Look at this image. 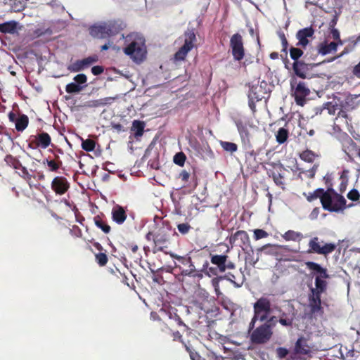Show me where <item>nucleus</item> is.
Instances as JSON below:
<instances>
[{
  "label": "nucleus",
  "mask_w": 360,
  "mask_h": 360,
  "mask_svg": "<svg viewBox=\"0 0 360 360\" xmlns=\"http://www.w3.org/2000/svg\"><path fill=\"white\" fill-rule=\"evenodd\" d=\"M124 39L126 46L124 53L129 56L134 61L141 63L146 57V46L145 38L141 34L132 32L127 36L122 35Z\"/></svg>",
  "instance_id": "1"
},
{
  "label": "nucleus",
  "mask_w": 360,
  "mask_h": 360,
  "mask_svg": "<svg viewBox=\"0 0 360 360\" xmlns=\"http://www.w3.org/2000/svg\"><path fill=\"white\" fill-rule=\"evenodd\" d=\"M316 198L320 199L323 208L330 212H343L352 206V204L347 205L345 197L335 191L328 193L323 188H316Z\"/></svg>",
  "instance_id": "2"
},
{
  "label": "nucleus",
  "mask_w": 360,
  "mask_h": 360,
  "mask_svg": "<svg viewBox=\"0 0 360 360\" xmlns=\"http://www.w3.org/2000/svg\"><path fill=\"white\" fill-rule=\"evenodd\" d=\"M126 27L124 22L120 19L110 20L100 25L92 26L90 34L94 37L105 39L119 34Z\"/></svg>",
  "instance_id": "3"
},
{
  "label": "nucleus",
  "mask_w": 360,
  "mask_h": 360,
  "mask_svg": "<svg viewBox=\"0 0 360 360\" xmlns=\"http://www.w3.org/2000/svg\"><path fill=\"white\" fill-rule=\"evenodd\" d=\"M271 304L270 300L266 298L262 297L259 298L253 304V316L249 323L248 332L250 333L251 330H253L256 322L257 321L260 322H266L268 317L271 312Z\"/></svg>",
  "instance_id": "4"
},
{
  "label": "nucleus",
  "mask_w": 360,
  "mask_h": 360,
  "mask_svg": "<svg viewBox=\"0 0 360 360\" xmlns=\"http://www.w3.org/2000/svg\"><path fill=\"white\" fill-rule=\"evenodd\" d=\"M334 276L330 274L326 268L322 267L320 264L316 265V303L320 302V295L326 292L330 280ZM319 306L316 304V311Z\"/></svg>",
  "instance_id": "5"
},
{
  "label": "nucleus",
  "mask_w": 360,
  "mask_h": 360,
  "mask_svg": "<svg viewBox=\"0 0 360 360\" xmlns=\"http://www.w3.org/2000/svg\"><path fill=\"white\" fill-rule=\"evenodd\" d=\"M197 41L195 34L193 30H188L184 34V44L174 55L175 62L184 60L188 53L195 47Z\"/></svg>",
  "instance_id": "6"
},
{
  "label": "nucleus",
  "mask_w": 360,
  "mask_h": 360,
  "mask_svg": "<svg viewBox=\"0 0 360 360\" xmlns=\"http://www.w3.org/2000/svg\"><path fill=\"white\" fill-rule=\"evenodd\" d=\"M251 331L252 333L250 335V341L252 343L257 345L266 343L273 335V330H271V326L264 323L258 327H255Z\"/></svg>",
  "instance_id": "7"
},
{
  "label": "nucleus",
  "mask_w": 360,
  "mask_h": 360,
  "mask_svg": "<svg viewBox=\"0 0 360 360\" xmlns=\"http://www.w3.org/2000/svg\"><path fill=\"white\" fill-rule=\"evenodd\" d=\"M271 168L267 169V174L269 177H271L274 183L283 190L285 189V173L286 172L285 168L281 163L276 164L274 162L268 163Z\"/></svg>",
  "instance_id": "8"
},
{
  "label": "nucleus",
  "mask_w": 360,
  "mask_h": 360,
  "mask_svg": "<svg viewBox=\"0 0 360 360\" xmlns=\"http://www.w3.org/2000/svg\"><path fill=\"white\" fill-rule=\"evenodd\" d=\"M230 48L235 60L240 61L245 56L243 37L239 33L233 34L230 39Z\"/></svg>",
  "instance_id": "9"
},
{
  "label": "nucleus",
  "mask_w": 360,
  "mask_h": 360,
  "mask_svg": "<svg viewBox=\"0 0 360 360\" xmlns=\"http://www.w3.org/2000/svg\"><path fill=\"white\" fill-rule=\"evenodd\" d=\"M190 307L198 314L209 313L211 310L210 303L208 300V293L201 292L190 302Z\"/></svg>",
  "instance_id": "10"
},
{
  "label": "nucleus",
  "mask_w": 360,
  "mask_h": 360,
  "mask_svg": "<svg viewBox=\"0 0 360 360\" xmlns=\"http://www.w3.org/2000/svg\"><path fill=\"white\" fill-rule=\"evenodd\" d=\"M51 143V138L46 132H41L37 135H32L29 138L28 146L32 149L41 148H47Z\"/></svg>",
  "instance_id": "11"
},
{
  "label": "nucleus",
  "mask_w": 360,
  "mask_h": 360,
  "mask_svg": "<svg viewBox=\"0 0 360 360\" xmlns=\"http://www.w3.org/2000/svg\"><path fill=\"white\" fill-rule=\"evenodd\" d=\"M98 60V57L96 55L88 56L82 60H77L72 63L68 67V70L71 72H77L89 68L94 63Z\"/></svg>",
  "instance_id": "12"
},
{
  "label": "nucleus",
  "mask_w": 360,
  "mask_h": 360,
  "mask_svg": "<svg viewBox=\"0 0 360 360\" xmlns=\"http://www.w3.org/2000/svg\"><path fill=\"white\" fill-rule=\"evenodd\" d=\"M169 240V233L164 229H159L158 232L155 233V246L153 250V253L158 252H165V249L168 248Z\"/></svg>",
  "instance_id": "13"
},
{
  "label": "nucleus",
  "mask_w": 360,
  "mask_h": 360,
  "mask_svg": "<svg viewBox=\"0 0 360 360\" xmlns=\"http://www.w3.org/2000/svg\"><path fill=\"white\" fill-rule=\"evenodd\" d=\"M51 187L56 195H63L69 190L70 183L65 176H56L53 179Z\"/></svg>",
  "instance_id": "14"
},
{
  "label": "nucleus",
  "mask_w": 360,
  "mask_h": 360,
  "mask_svg": "<svg viewBox=\"0 0 360 360\" xmlns=\"http://www.w3.org/2000/svg\"><path fill=\"white\" fill-rule=\"evenodd\" d=\"M211 262L216 265L219 271L224 272L226 269H233L235 264L229 260V257L226 255H214L211 257Z\"/></svg>",
  "instance_id": "15"
},
{
  "label": "nucleus",
  "mask_w": 360,
  "mask_h": 360,
  "mask_svg": "<svg viewBox=\"0 0 360 360\" xmlns=\"http://www.w3.org/2000/svg\"><path fill=\"white\" fill-rule=\"evenodd\" d=\"M262 91V86L258 85L250 86L248 94V105L253 112H256V102L262 101L264 98Z\"/></svg>",
  "instance_id": "16"
},
{
  "label": "nucleus",
  "mask_w": 360,
  "mask_h": 360,
  "mask_svg": "<svg viewBox=\"0 0 360 360\" xmlns=\"http://www.w3.org/2000/svg\"><path fill=\"white\" fill-rule=\"evenodd\" d=\"M314 67V64L306 63L303 61L294 62L292 64L295 74L302 79L311 77L313 76V74L310 73L309 70H312Z\"/></svg>",
  "instance_id": "17"
},
{
  "label": "nucleus",
  "mask_w": 360,
  "mask_h": 360,
  "mask_svg": "<svg viewBox=\"0 0 360 360\" xmlns=\"http://www.w3.org/2000/svg\"><path fill=\"white\" fill-rule=\"evenodd\" d=\"M9 121L15 123V129L18 131H23L28 126L29 118L25 114L17 115L13 111H11L8 115Z\"/></svg>",
  "instance_id": "18"
},
{
  "label": "nucleus",
  "mask_w": 360,
  "mask_h": 360,
  "mask_svg": "<svg viewBox=\"0 0 360 360\" xmlns=\"http://www.w3.org/2000/svg\"><path fill=\"white\" fill-rule=\"evenodd\" d=\"M309 89L305 86L304 82H299L295 89L293 96L298 105L303 106L306 101V97L309 94Z\"/></svg>",
  "instance_id": "19"
},
{
  "label": "nucleus",
  "mask_w": 360,
  "mask_h": 360,
  "mask_svg": "<svg viewBox=\"0 0 360 360\" xmlns=\"http://www.w3.org/2000/svg\"><path fill=\"white\" fill-rule=\"evenodd\" d=\"M186 350L189 353L191 360H224L221 356H217L214 352L207 353L205 357H201L189 344H184Z\"/></svg>",
  "instance_id": "20"
},
{
  "label": "nucleus",
  "mask_w": 360,
  "mask_h": 360,
  "mask_svg": "<svg viewBox=\"0 0 360 360\" xmlns=\"http://www.w3.org/2000/svg\"><path fill=\"white\" fill-rule=\"evenodd\" d=\"M314 33V30L311 26L300 30L296 34V37L298 39L297 45L305 48L309 42V39H312Z\"/></svg>",
  "instance_id": "21"
},
{
  "label": "nucleus",
  "mask_w": 360,
  "mask_h": 360,
  "mask_svg": "<svg viewBox=\"0 0 360 360\" xmlns=\"http://www.w3.org/2000/svg\"><path fill=\"white\" fill-rule=\"evenodd\" d=\"M237 240H240L239 245L243 248L250 245V237L245 231H238L229 238V243L231 245H233Z\"/></svg>",
  "instance_id": "22"
},
{
  "label": "nucleus",
  "mask_w": 360,
  "mask_h": 360,
  "mask_svg": "<svg viewBox=\"0 0 360 360\" xmlns=\"http://www.w3.org/2000/svg\"><path fill=\"white\" fill-rule=\"evenodd\" d=\"M317 304L319 306V309L318 311H316V315H319L326 319L333 314V304L330 299L326 298L325 300H321L320 297V302H318Z\"/></svg>",
  "instance_id": "23"
},
{
  "label": "nucleus",
  "mask_w": 360,
  "mask_h": 360,
  "mask_svg": "<svg viewBox=\"0 0 360 360\" xmlns=\"http://www.w3.org/2000/svg\"><path fill=\"white\" fill-rule=\"evenodd\" d=\"M111 214L112 221L119 225L122 224L127 217L125 208L120 205L112 207Z\"/></svg>",
  "instance_id": "24"
},
{
  "label": "nucleus",
  "mask_w": 360,
  "mask_h": 360,
  "mask_svg": "<svg viewBox=\"0 0 360 360\" xmlns=\"http://www.w3.org/2000/svg\"><path fill=\"white\" fill-rule=\"evenodd\" d=\"M94 247L98 250V253H95V261L100 266H104L108 262L107 251L104 250L103 246L98 243L95 242L93 244Z\"/></svg>",
  "instance_id": "25"
},
{
  "label": "nucleus",
  "mask_w": 360,
  "mask_h": 360,
  "mask_svg": "<svg viewBox=\"0 0 360 360\" xmlns=\"http://www.w3.org/2000/svg\"><path fill=\"white\" fill-rule=\"evenodd\" d=\"M337 246L336 244L332 243L316 242V254L327 256L335 251L337 249Z\"/></svg>",
  "instance_id": "26"
},
{
  "label": "nucleus",
  "mask_w": 360,
  "mask_h": 360,
  "mask_svg": "<svg viewBox=\"0 0 360 360\" xmlns=\"http://www.w3.org/2000/svg\"><path fill=\"white\" fill-rule=\"evenodd\" d=\"M95 225L100 229L104 233L108 234L111 231V227L108 223L105 216L101 213L94 217Z\"/></svg>",
  "instance_id": "27"
},
{
  "label": "nucleus",
  "mask_w": 360,
  "mask_h": 360,
  "mask_svg": "<svg viewBox=\"0 0 360 360\" xmlns=\"http://www.w3.org/2000/svg\"><path fill=\"white\" fill-rule=\"evenodd\" d=\"M27 0H2L3 4L9 8L11 11L20 12L26 7Z\"/></svg>",
  "instance_id": "28"
},
{
  "label": "nucleus",
  "mask_w": 360,
  "mask_h": 360,
  "mask_svg": "<svg viewBox=\"0 0 360 360\" xmlns=\"http://www.w3.org/2000/svg\"><path fill=\"white\" fill-rule=\"evenodd\" d=\"M295 352L297 354L307 355L310 352V347L307 343V340L300 338L295 345Z\"/></svg>",
  "instance_id": "29"
},
{
  "label": "nucleus",
  "mask_w": 360,
  "mask_h": 360,
  "mask_svg": "<svg viewBox=\"0 0 360 360\" xmlns=\"http://www.w3.org/2000/svg\"><path fill=\"white\" fill-rule=\"evenodd\" d=\"M18 22L11 20L0 24V32L13 34L17 32Z\"/></svg>",
  "instance_id": "30"
},
{
  "label": "nucleus",
  "mask_w": 360,
  "mask_h": 360,
  "mask_svg": "<svg viewBox=\"0 0 360 360\" xmlns=\"http://www.w3.org/2000/svg\"><path fill=\"white\" fill-rule=\"evenodd\" d=\"M150 316L154 321H157L155 327L158 331L166 334L172 332V329L168 326V325L166 323L162 321V319L157 314V313L151 312Z\"/></svg>",
  "instance_id": "31"
},
{
  "label": "nucleus",
  "mask_w": 360,
  "mask_h": 360,
  "mask_svg": "<svg viewBox=\"0 0 360 360\" xmlns=\"http://www.w3.org/2000/svg\"><path fill=\"white\" fill-rule=\"evenodd\" d=\"M338 46V43L336 41H332L329 44L325 41L319 45V53L322 55H326L335 52L337 51Z\"/></svg>",
  "instance_id": "32"
},
{
  "label": "nucleus",
  "mask_w": 360,
  "mask_h": 360,
  "mask_svg": "<svg viewBox=\"0 0 360 360\" xmlns=\"http://www.w3.org/2000/svg\"><path fill=\"white\" fill-rule=\"evenodd\" d=\"M191 177V174L188 172H187L185 169H183L181 171L179 175V178L181 179V180L184 182V187H186L187 186H192L193 189H195L198 186V181L195 174H194L192 177V181L190 183V184L186 185V183L188 181L189 178Z\"/></svg>",
  "instance_id": "33"
},
{
  "label": "nucleus",
  "mask_w": 360,
  "mask_h": 360,
  "mask_svg": "<svg viewBox=\"0 0 360 360\" xmlns=\"http://www.w3.org/2000/svg\"><path fill=\"white\" fill-rule=\"evenodd\" d=\"M238 130L242 143L249 144L250 143V134L247 126L243 124L238 125Z\"/></svg>",
  "instance_id": "34"
},
{
  "label": "nucleus",
  "mask_w": 360,
  "mask_h": 360,
  "mask_svg": "<svg viewBox=\"0 0 360 360\" xmlns=\"http://www.w3.org/2000/svg\"><path fill=\"white\" fill-rule=\"evenodd\" d=\"M43 164L47 165L49 171L56 172L58 169L62 166V161L60 160L59 157L56 155V160L46 159L44 160Z\"/></svg>",
  "instance_id": "35"
},
{
  "label": "nucleus",
  "mask_w": 360,
  "mask_h": 360,
  "mask_svg": "<svg viewBox=\"0 0 360 360\" xmlns=\"http://www.w3.org/2000/svg\"><path fill=\"white\" fill-rule=\"evenodd\" d=\"M115 99V98H114V97H105V98L91 101L90 102V104L89 105V106L92 107V108H98V107L105 106L106 105L111 104L114 101Z\"/></svg>",
  "instance_id": "36"
},
{
  "label": "nucleus",
  "mask_w": 360,
  "mask_h": 360,
  "mask_svg": "<svg viewBox=\"0 0 360 360\" xmlns=\"http://www.w3.org/2000/svg\"><path fill=\"white\" fill-rule=\"evenodd\" d=\"M145 123L140 120H134L131 130L134 131L136 137L141 136L144 131Z\"/></svg>",
  "instance_id": "37"
},
{
  "label": "nucleus",
  "mask_w": 360,
  "mask_h": 360,
  "mask_svg": "<svg viewBox=\"0 0 360 360\" xmlns=\"http://www.w3.org/2000/svg\"><path fill=\"white\" fill-rule=\"evenodd\" d=\"M181 274L182 276H188L198 278H202V274L201 273V271L196 270L195 269V266L193 264H189L188 269L182 270Z\"/></svg>",
  "instance_id": "38"
},
{
  "label": "nucleus",
  "mask_w": 360,
  "mask_h": 360,
  "mask_svg": "<svg viewBox=\"0 0 360 360\" xmlns=\"http://www.w3.org/2000/svg\"><path fill=\"white\" fill-rule=\"evenodd\" d=\"M289 136V131L287 129L281 127L276 134V140L279 144L285 143Z\"/></svg>",
  "instance_id": "39"
},
{
  "label": "nucleus",
  "mask_w": 360,
  "mask_h": 360,
  "mask_svg": "<svg viewBox=\"0 0 360 360\" xmlns=\"http://www.w3.org/2000/svg\"><path fill=\"white\" fill-rule=\"evenodd\" d=\"M219 144L224 151L230 154H233L238 150V146L235 143L220 141Z\"/></svg>",
  "instance_id": "40"
},
{
  "label": "nucleus",
  "mask_w": 360,
  "mask_h": 360,
  "mask_svg": "<svg viewBox=\"0 0 360 360\" xmlns=\"http://www.w3.org/2000/svg\"><path fill=\"white\" fill-rule=\"evenodd\" d=\"M299 156L302 160L309 163H313L315 160V153L308 149L300 153Z\"/></svg>",
  "instance_id": "41"
},
{
  "label": "nucleus",
  "mask_w": 360,
  "mask_h": 360,
  "mask_svg": "<svg viewBox=\"0 0 360 360\" xmlns=\"http://www.w3.org/2000/svg\"><path fill=\"white\" fill-rule=\"evenodd\" d=\"M348 173L349 171L347 169H344L340 174L341 183L340 184L339 186V191L341 193H344L346 191L349 181L347 176Z\"/></svg>",
  "instance_id": "42"
},
{
  "label": "nucleus",
  "mask_w": 360,
  "mask_h": 360,
  "mask_svg": "<svg viewBox=\"0 0 360 360\" xmlns=\"http://www.w3.org/2000/svg\"><path fill=\"white\" fill-rule=\"evenodd\" d=\"M4 161L6 165L17 169L18 167H21V162L19 160H18L15 157L11 155H6L4 158Z\"/></svg>",
  "instance_id": "43"
},
{
  "label": "nucleus",
  "mask_w": 360,
  "mask_h": 360,
  "mask_svg": "<svg viewBox=\"0 0 360 360\" xmlns=\"http://www.w3.org/2000/svg\"><path fill=\"white\" fill-rule=\"evenodd\" d=\"M339 109L337 103L327 102L323 104V108L320 109V112L326 110L329 115H335V112Z\"/></svg>",
  "instance_id": "44"
},
{
  "label": "nucleus",
  "mask_w": 360,
  "mask_h": 360,
  "mask_svg": "<svg viewBox=\"0 0 360 360\" xmlns=\"http://www.w3.org/2000/svg\"><path fill=\"white\" fill-rule=\"evenodd\" d=\"M96 147V142L93 139H82V148L86 152H91L94 150Z\"/></svg>",
  "instance_id": "45"
},
{
  "label": "nucleus",
  "mask_w": 360,
  "mask_h": 360,
  "mask_svg": "<svg viewBox=\"0 0 360 360\" xmlns=\"http://www.w3.org/2000/svg\"><path fill=\"white\" fill-rule=\"evenodd\" d=\"M323 180L324 181L325 185L326 186V190H324V192H333L335 190L333 189V184L332 183L333 177L330 174H326L323 178Z\"/></svg>",
  "instance_id": "46"
},
{
  "label": "nucleus",
  "mask_w": 360,
  "mask_h": 360,
  "mask_svg": "<svg viewBox=\"0 0 360 360\" xmlns=\"http://www.w3.org/2000/svg\"><path fill=\"white\" fill-rule=\"evenodd\" d=\"M303 51L299 48L291 47L290 49V58L294 62H300L298 59L302 56Z\"/></svg>",
  "instance_id": "47"
},
{
  "label": "nucleus",
  "mask_w": 360,
  "mask_h": 360,
  "mask_svg": "<svg viewBox=\"0 0 360 360\" xmlns=\"http://www.w3.org/2000/svg\"><path fill=\"white\" fill-rule=\"evenodd\" d=\"M83 87L75 82L69 83L65 86L66 92L69 94L78 93L82 90Z\"/></svg>",
  "instance_id": "48"
},
{
  "label": "nucleus",
  "mask_w": 360,
  "mask_h": 360,
  "mask_svg": "<svg viewBox=\"0 0 360 360\" xmlns=\"http://www.w3.org/2000/svg\"><path fill=\"white\" fill-rule=\"evenodd\" d=\"M186 160V155L183 152H179V153H177L174 156L173 160L176 165H177L180 167H183L184 165Z\"/></svg>",
  "instance_id": "49"
},
{
  "label": "nucleus",
  "mask_w": 360,
  "mask_h": 360,
  "mask_svg": "<svg viewBox=\"0 0 360 360\" xmlns=\"http://www.w3.org/2000/svg\"><path fill=\"white\" fill-rule=\"evenodd\" d=\"M294 320V316L290 317H281V310H279V315H278V323L281 324L283 326L285 327H290L292 325Z\"/></svg>",
  "instance_id": "50"
},
{
  "label": "nucleus",
  "mask_w": 360,
  "mask_h": 360,
  "mask_svg": "<svg viewBox=\"0 0 360 360\" xmlns=\"http://www.w3.org/2000/svg\"><path fill=\"white\" fill-rule=\"evenodd\" d=\"M300 171L299 176L302 178V174H304L307 178L313 179L315 176V165L308 170H304L302 169H298Z\"/></svg>",
  "instance_id": "51"
},
{
  "label": "nucleus",
  "mask_w": 360,
  "mask_h": 360,
  "mask_svg": "<svg viewBox=\"0 0 360 360\" xmlns=\"http://www.w3.org/2000/svg\"><path fill=\"white\" fill-rule=\"evenodd\" d=\"M300 234L294 231H288L283 235V238L286 240H296L300 238Z\"/></svg>",
  "instance_id": "52"
},
{
  "label": "nucleus",
  "mask_w": 360,
  "mask_h": 360,
  "mask_svg": "<svg viewBox=\"0 0 360 360\" xmlns=\"http://www.w3.org/2000/svg\"><path fill=\"white\" fill-rule=\"evenodd\" d=\"M174 319L179 326H183L184 328V331L187 332L188 334L191 333V328L184 323L179 315L174 314Z\"/></svg>",
  "instance_id": "53"
},
{
  "label": "nucleus",
  "mask_w": 360,
  "mask_h": 360,
  "mask_svg": "<svg viewBox=\"0 0 360 360\" xmlns=\"http://www.w3.org/2000/svg\"><path fill=\"white\" fill-rule=\"evenodd\" d=\"M269 233L263 229L254 230V238L257 240L268 237Z\"/></svg>",
  "instance_id": "54"
},
{
  "label": "nucleus",
  "mask_w": 360,
  "mask_h": 360,
  "mask_svg": "<svg viewBox=\"0 0 360 360\" xmlns=\"http://www.w3.org/2000/svg\"><path fill=\"white\" fill-rule=\"evenodd\" d=\"M178 231L183 235L187 234L191 229V226L188 223L179 224L177 225Z\"/></svg>",
  "instance_id": "55"
},
{
  "label": "nucleus",
  "mask_w": 360,
  "mask_h": 360,
  "mask_svg": "<svg viewBox=\"0 0 360 360\" xmlns=\"http://www.w3.org/2000/svg\"><path fill=\"white\" fill-rule=\"evenodd\" d=\"M348 199L352 201H357L360 198V193L358 190L353 188L347 195Z\"/></svg>",
  "instance_id": "56"
},
{
  "label": "nucleus",
  "mask_w": 360,
  "mask_h": 360,
  "mask_svg": "<svg viewBox=\"0 0 360 360\" xmlns=\"http://www.w3.org/2000/svg\"><path fill=\"white\" fill-rule=\"evenodd\" d=\"M311 294L309 295V306L311 313L315 312V288H310Z\"/></svg>",
  "instance_id": "57"
},
{
  "label": "nucleus",
  "mask_w": 360,
  "mask_h": 360,
  "mask_svg": "<svg viewBox=\"0 0 360 360\" xmlns=\"http://www.w3.org/2000/svg\"><path fill=\"white\" fill-rule=\"evenodd\" d=\"M74 80L75 83L80 86V84H84L87 82V77L84 74H79L74 77Z\"/></svg>",
  "instance_id": "58"
},
{
  "label": "nucleus",
  "mask_w": 360,
  "mask_h": 360,
  "mask_svg": "<svg viewBox=\"0 0 360 360\" xmlns=\"http://www.w3.org/2000/svg\"><path fill=\"white\" fill-rule=\"evenodd\" d=\"M169 333L172 334L174 341H179V342H181L184 346V344H186V342H184L183 338H182V335L180 333L179 331H178V330L172 331V332H170ZM187 344H189V342H187Z\"/></svg>",
  "instance_id": "59"
},
{
  "label": "nucleus",
  "mask_w": 360,
  "mask_h": 360,
  "mask_svg": "<svg viewBox=\"0 0 360 360\" xmlns=\"http://www.w3.org/2000/svg\"><path fill=\"white\" fill-rule=\"evenodd\" d=\"M278 322V316H269L266 321L264 323H267L271 326V330H273V328L276 326V323Z\"/></svg>",
  "instance_id": "60"
},
{
  "label": "nucleus",
  "mask_w": 360,
  "mask_h": 360,
  "mask_svg": "<svg viewBox=\"0 0 360 360\" xmlns=\"http://www.w3.org/2000/svg\"><path fill=\"white\" fill-rule=\"evenodd\" d=\"M330 33H331V35H332V38L334 40L338 41L337 42L338 43V44L342 45V41L340 39L339 31L337 29L333 28V29L331 30Z\"/></svg>",
  "instance_id": "61"
},
{
  "label": "nucleus",
  "mask_w": 360,
  "mask_h": 360,
  "mask_svg": "<svg viewBox=\"0 0 360 360\" xmlns=\"http://www.w3.org/2000/svg\"><path fill=\"white\" fill-rule=\"evenodd\" d=\"M278 35H279V37L281 40V43H282V46H283V51L286 52V49L288 48V41L285 38V36L284 34V33L283 32H280L278 33Z\"/></svg>",
  "instance_id": "62"
},
{
  "label": "nucleus",
  "mask_w": 360,
  "mask_h": 360,
  "mask_svg": "<svg viewBox=\"0 0 360 360\" xmlns=\"http://www.w3.org/2000/svg\"><path fill=\"white\" fill-rule=\"evenodd\" d=\"M104 71V68L103 66L101 65H96L92 67L91 68V72L94 75L97 76L101 74H102Z\"/></svg>",
  "instance_id": "63"
},
{
  "label": "nucleus",
  "mask_w": 360,
  "mask_h": 360,
  "mask_svg": "<svg viewBox=\"0 0 360 360\" xmlns=\"http://www.w3.org/2000/svg\"><path fill=\"white\" fill-rule=\"evenodd\" d=\"M353 73L355 76L360 78V62L354 66Z\"/></svg>",
  "instance_id": "64"
}]
</instances>
